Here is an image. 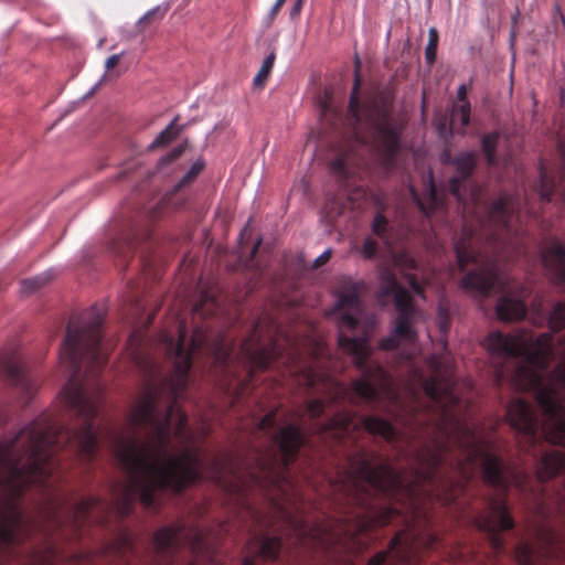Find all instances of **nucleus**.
<instances>
[{
  "label": "nucleus",
  "instance_id": "obj_1",
  "mask_svg": "<svg viewBox=\"0 0 565 565\" xmlns=\"http://www.w3.org/2000/svg\"><path fill=\"white\" fill-rule=\"evenodd\" d=\"M452 385V381H424L425 394L441 414L438 436L416 451L409 478L388 461L375 465L380 454L365 448L349 458V467L335 484L345 509L350 510L339 531L310 526L281 509L297 544L306 548L328 550L331 545L351 548L360 544L361 534L373 527L385 526L404 513L417 518L423 497L451 504L472 481L479 462L483 481L502 494L508 493L511 484L525 487L526 473L507 467L492 452V443L455 412L459 401ZM407 522V530L397 532L387 551L376 553L367 565H385L388 555L399 563L411 561L417 534L414 520Z\"/></svg>",
  "mask_w": 565,
  "mask_h": 565
},
{
  "label": "nucleus",
  "instance_id": "obj_2",
  "mask_svg": "<svg viewBox=\"0 0 565 565\" xmlns=\"http://www.w3.org/2000/svg\"><path fill=\"white\" fill-rule=\"evenodd\" d=\"M178 334L175 340L167 331L160 333L159 350L171 363L172 373L159 383L149 381L129 416L131 426L149 430L148 439L141 441L136 434L120 437L113 430L107 433L114 441L115 457L126 472L127 480L115 489L110 505L95 497L73 502L66 494L50 495L44 518L56 529L71 526L75 533L81 534L95 519V510H115L124 519L131 514L137 500L146 509L157 510L158 492L180 494L189 486L200 482L207 468L211 477L220 483L225 473H234L230 454H218L205 461L200 450L194 448H184L180 455L169 451L172 435L183 443L191 439L186 433L188 417L179 399L186 391L193 355L203 350L210 351L214 365L227 375L232 372L234 350L221 335L210 347L207 331L202 327L194 329L186 345L188 330L182 319H178Z\"/></svg>",
  "mask_w": 565,
  "mask_h": 565
},
{
  "label": "nucleus",
  "instance_id": "obj_3",
  "mask_svg": "<svg viewBox=\"0 0 565 565\" xmlns=\"http://www.w3.org/2000/svg\"><path fill=\"white\" fill-rule=\"evenodd\" d=\"M104 318L105 310L97 305L72 316L60 348V363L68 376L60 395L77 425L68 427L45 415L21 429L14 439L0 443V465H9L12 492L0 507V543L6 547L20 545L22 532L31 526L17 498L29 486L51 488V478L62 469L58 454L68 451L85 461L97 454L99 431L95 419L103 386L97 383L94 393L88 394L85 382L97 379L108 362L102 343Z\"/></svg>",
  "mask_w": 565,
  "mask_h": 565
},
{
  "label": "nucleus",
  "instance_id": "obj_4",
  "mask_svg": "<svg viewBox=\"0 0 565 565\" xmlns=\"http://www.w3.org/2000/svg\"><path fill=\"white\" fill-rule=\"evenodd\" d=\"M484 345L494 356L518 360L515 385L534 393L540 417L522 398L509 403L505 416L522 437V450L534 458L537 480L543 483L564 475L558 512L565 522V334L558 350L552 333L534 338L526 330L515 334L492 331ZM534 536L535 544L519 542L514 556H565V533L542 523L534 529Z\"/></svg>",
  "mask_w": 565,
  "mask_h": 565
},
{
  "label": "nucleus",
  "instance_id": "obj_5",
  "mask_svg": "<svg viewBox=\"0 0 565 565\" xmlns=\"http://www.w3.org/2000/svg\"><path fill=\"white\" fill-rule=\"evenodd\" d=\"M476 213L475 222L465 220L455 242L458 268L466 273L460 286L481 298L499 294L497 317L505 322L522 320L527 312L522 299L524 288L502 266V253L519 236L518 205L511 195L504 194L492 204H484L481 214Z\"/></svg>",
  "mask_w": 565,
  "mask_h": 565
},
{
  "label": "nucleus",
  "instance_id": "obj_6",
  "mask_svg": "<svg viewBox=\"0 0 565 565\" xmlns=\"http://www.w3.org/2000/svg\"><path fill=\"white\" fill-rule=\"evenodd\" d=\"M276 426V412L267 413L256 425V433L268 435L270 446L257 449L255 462L247 470L246 478H238L231 491L258 490L274 500V492L285 494L289 484V468L296 461L305 437L299 426L289 424L273 433Z\"/></svg>",
  "mask_w": 565,
  "mask_h": 565
},
{
  "label": "nucleus",
  "instance_id": "obj_7",
  "mask_svg": "<svg viewBox=\"0 0 565 565\" xmlns=\"http://www.w3.org/2000/svg\"><path fill=\"white\" fill-rule=\"evenodd\" d=\"M361 88L360 60L354 63V83L348 107V121L355 134L361 128L369 131L372 150L381 166L391 170L402 148L403 122L394 115L393 102L385 95L375 96L366 102L360 100Z\"/></svg>",
  "mask_w": 565,
  "mask_h": 565
},
{
  "label": "nucleus",
  "instance_id": "obj_8",
  "mask_svg": "<svg viewBox=\"0 0 565 565\" xmlns=\"http://www.w3.org/2000/svg\"><path fill=\"white\" fill-rule=\"evenodd\" d=\"M338 345L344 353L352 355L353 363L361 373L360 379H354L351 382L352 393L366 404H374L379 399L381 391L391 386V376L383 365L370 360L372 349L369 338L340 333Z\"/></svg>",
  "mask_w": 565,
  "mask_h": 565
},
{
  "label": "nucleus",
  "instance_id": "obj_9",
  "mask_svg": "<svg viewBox=\"0 0 565 565\" xmlns=\"http://www.w3.org/2000/svg\"><path fill=\"white\" fill-rule=\"evenodd\" d=\"M153 545L157 555L168 561V565H174L175 553L186 548L196 558L214 564V548L211 545L206 532L199 526L186 527L183 524L160 527L153 535ZM189 565H195L191 562Z\"/></svg>",
  "mask_w": 565,
  "mask_h": 565
},
{
  "label": "nucleus",
  "instance_id": "obj_10",
  "mask_svg": "<svg viewBox=\"0 0 565 565\" xmlns=\"http://www.w3.org/2000/svg\"><path fill=\"white\" fill-rule=\"evenodd\" d=\"M356 414L349 409L337 412L327 422L318 423V428L329 434L341 444H356L359 436L366 430L372 435L382 436L386 441L396 439L395 427L386 419L376 416H361L355 420Z\"/></svg>",
  "mask_w": 565,
  "mask_h": 565
},
{
  "label": "nucleus",
  "instance_id": "obj_11",
  "mask_svg": "<svg viewBox=\"0 0 565 565\" xmlns=\"http://www.w3.org/2000/svg\"><path fill=\"white\" fill-rule=\"evenodd\" d=\"M379 300L385 302L387 298L394 297L397 317L395 319L394 333L399 339L413 341L416 333L413 329L414 305L411 294L397 281L395 274L385 268L380 274Z\"/></svg>",
  "mask_w": 565,
  "mask_h": 565
},
{
  "label": "nucleus",
  "instance_id": "obj_12",
  "mask_svg": "<svg viewBox=\"0 0 565 565\" xmlns=\"http://www.w3.org/2000/svg\"><path fill=\"white\" fill-rule=\"evenodd\" d=\"M488 512L479 514L476 526L487 534L491 547L498 554L504 551V540L501 532L514 527V520L510 513L505 498L491 497L488 501Z\"/></svg>",
  "mask_w": 565,
  "mask_h": 565
},
{
  "label": "nucleus",
  "instance_id": "obj_13",
  "mask_svg": "<svg viewBox=\"0 0 565 565\" xmlns=\"http://www.w3.org/2000/svg\"><path fill=\"white\" fill-rule=\"evenodd\" d=\"M150 244V228L138 218L122 221L115 228L109 241L110 252L122 263H127L141 245Z\"/></svg>",
  "mask_w": 565,
  "mask_h": 565
},
{
  "label": "nucleus",
  "instance_id": "obj_14",
  "mask_svg": "<svg viewBox=\"0 0 565 565\" xmlns=\"http://www.w3.org/2000/svg\"><path fill=\"white\" fill-rule=\"evenodd\" d=\"M257 329L258 326H255L252 335L241 345V354L246 364L248 382H252L256 370H267L282 355V350L275 340H271L267 345L260 343Z\"/></svg>",
  "mask_w": 565,
  "mask_h": 565
},
{
  "label": "nucleus",
  "instance_id": "obj_15",
  "mask_svg": "<svg viewBox=\"0 0 565 565\" xmlns=\"http://www.w3.org/2000/svg\"><path fill=\"white\" fill-rule=\"evenodd\" d=\"M0 379L15 387L25 401L36 391V384L25 369L19 351L10 348L0 353Z\"/></svg>",
  "mask_w": 565,
  "mask_h": 565
},
{
  "label": "nucleus",
  "instance_id": "obj_16",
  "mask_svg": "<svg viewBox=\"0 0 565 565\" xmlns=\"http://www.w3.org/2000/svg\"><path fill=\"white\" fill-rule=\"evenodd\" d=\"M365 286L360 281L344 284L338 294L334 311L341 327L352 331L359 326V318L363 311L361 295Z\"/></svg>",
  "mask_w": 565,
  "mask_h": 565
},
{
  "label": "nucleus",
  "instance_id": "obj_17",
  "mask_svg": "<svg viewBox=\"0 0 565 565\" xmlns=\"http://www.w3.org/2000/svg\"><path fill=\"white\" fill-rule=\"evenodd\" d=\"M447 162L452 164L457 172L456 175L449 179L448 190L450 194L463 205V209L467 210L466 182L472 175L477 167V154L473 151H465L452 158L449 154H447Z\"/></svg>",
  "mask_w": 565,
  "mask_h": 565
},
{
  "label": "nucleus",
  "instance_id": "obj_18",
  "mask_svg": "<svg viewBox=\"0 0 565 565\" xmlns=\"http://www.w3.org/2000/svg\"><path fill=\"white\" fill-rule=\"evenodd\" d=\"M282 546L279 536H270L265 532H255L245 546V557L241 565H258L278 558Z\"/></svg>",
  "mask_w": 565,
  "mask_h": 565
},
{
  "label": "nucleus",
  "instance_id": "obj_19",
  "mask_svg": "<svg viewBox=\"0 0 565 565\" xmlns=\"http://www.w3.org/2000/svg\"><path fill=\"white\" fill-rule=\"evenodd\" d=\"M303 384L309 390H318L319 385L328 391L329 398L333 403H339L349 395V390L338 381L331 379L324 373L317 372L312 367L303 369Z\"/></svg>",
  "mask_w": 565,
  "mask_h": 565
},
{
  "label": "nucleus",
  "instance_id": "obj_20",
  "mask_svg": "<svg viewBox=\"0 0 565 565\" xmlns=\"http://www.w3.org/2000/svg\"><path fill=\"white\" fill-rule=\"evenodd\" d=\"M543 263L552 274L555 282L565 286V247L555 241L543 253Z\"/></svg>",
  "mask_w": 565,
  "mask_h": 565
},
{
  "label": "nucleus",
  "instance_id": "obj_21",
  "mask_svg": "<svg viewBox=\"0 0 565 565\" xmlns=\"http://www.w3.org/2000/svg\"><path fill=\"white\" fill-rule=\"evenodd\" d=\"M471 105L467 104H455L451 109L449 124L447 126L446 118L439 124V132L444 134L449 130L450 134L456 132L458 135H466L467 128L470 124Z\"/></svg>",
  "mask_w": 565,
  "mask_h": 565
},
{
  "label": "nucleus",
  "instance_id": "obj_22",
  "mask_svg": "<svg viewBox=\"0 0 565 565\" xmlns=\"http://www.w3.org/2000/svg\"><path fill=\"white\" fill-rule=\"evenodd\" d=\"M414 199L420 212L426 216H430L441 205V200L433 180H430L425 200L420 199L416 193H414Z\"/></svg>",
  "mask_w": 565,
  "mask_h": 565
},
{
  "label": "nucleus",
  "instance_id": "obj_23",
  "mask_svg": "<svg viewBox=\"0 0 565 565\" xmlns=\"http://www.w3.org/2000/svg\"><path fill=\"white\" fill-rule=\"evenodd\" d=\"M178 120L179 116L173 118V120L150 143L149 150L163 148L180 136L184 126H179Z\"/></svg>",
  "mask_w": 565,
  "mask_h": 565
},
{
  "label": "nucleus",
  "instance_id": "obj_24",
  "mask_svg": "<svg viewBox=\"0 0 565 565\" xmlns=\"http://www.w3.org/2000/svg\"><path fill=\"white\" fill-rule=\"evenodd\" d=\"M500 139L498 131L487 132L481 139V150L489 166L497 163V148Z\"/></svg>",
  "mask_w": 565,
  "mask_h": 565
},
{
  "label": "nucleus",
  "instance_id": "obj_25",
  "mask_svg": "<svg viewBox=\"0 0 565 565\" xmlns=\"http://www.w3.org/2000/svg\"><path fill=\"white\" fill-rule=\"evenodd\" d=\"M109 550L111 553H114L118 557H126L129 554L135 555L136 546L135 542L130 534L128 533H120L115 542L109 546Z\"/></svg>",
  "mask_w": 565,
  "mask_h": 565
},
{
  "label": "nucleus",
  "instance_id": "obj_26",
  "mask_svg": "<svg viewBox=\"0 0 565 565\" xmlns=\"http://www.w3.org/2000/svg\"><path fill=\"white\" fill-rule=\"evenodd\" d=\"M556 180L550 175L543 163L540 164V195L544 201H551L553 194L556 191Z\"/></svg>",
  "mask_w": 565,
  "mask_h": 565
},
{
  "label": "nucleus",
  "instance_id": "obj_27",
  "mask_svg": "<svg viewBox=\"0 0 565 565\" xmlns=\"http://www.w3.org/2000/svg\"><path fill=\"white\" fill-rule=\"evenodd\" d=\"M276 60L275 52L269 53L263 61V64L253 79V85L255 88L263 89L265 83L267 82Z\"/></svg>",
  "mask_w": 565,
  "mask_h": 565
},
{
  "label": "nucleus",
  "instance_id": "obj_28",
  "mask_svg": "<svg viewBox=\"0 0 565 565\" xmlns=\"http://www.w3.org/2000/svg\"><path fill=\"white\" fill-rule=\"evenodd\" d=\"M548 327L553 332L565 328V302L558 301L554 305L548 317Z\"/></svg>",
  "mask_w": 565,
  "mask_h": 565
},
{
  "label": "nucleus",
  "instance_id": "obj_29",
  "mask_svg": "<svg viewBox=\"0 0 565 565\" xmlns=\"http://www.w3.org/2000/svg\"><path fill=\"white\" fill-rule=\"evenodd\" d=\"M216 310V301L207 292H203L201 300L198 301L192 309L193 317H204L213 315Z\"/></svg>",
  "mask_w": 565,
  "mask_h": 565
},
{
  "label": "nucleus",
  "instance_id": "obj_30",
  "mask_svg": "<svg viewBox=\"0 0 565 565\" xmlns=\"http://www.w3.org/2000/svg\"><path fill=\"white\" fill-rule=\"evenodd\" d=\"M439 42V33L436 28L428 31V43L425 49V58L428 65H433L437 58V47Z\"/></svg>",
  "mask_w": 565,
  "mask_h": 565
},
{
  "label": "nucleus",
  "instance_id": "obj_31",
  "mask_svg": "<svg viewBox=\"0 0 565 565\" xmlns=\"http://www.w3.org/2000/svg\"><path fill=\"white\" fill-rule=\"evenodd\" d=\"M50 279H51V277L47 274H43V275H39V276L32 277V278L24 279L21 282L22 291L24 294L34 292V291L39 290L40 288H42L43 286H45Z\"/></svg>",
  "mask_w": 565,
  "mask_h": 565
},
{
  "label": "nucleus",
  "instance_id": "obj_32",
  "mask_svg": "<svg viewBox=\"0 0 565 565\" xmlns=\"http://www.w3.org/2000/svg\"><path fill=\"white\" fill-rule=\"evenodd\" d=\"M388 220L382 211H379L372 222V232L381 239H386Z\"/></svg>",
  "mask_w": 565,
  "mask_h": 565
},
{
  "label": "nucleus",
  "instance_id": "obj_33",
  "mask_svg": "<svg viewBox=\"0 0 565 565\" xmlns=\"http://www.w3.org/2000/svg\"><path fill=\"white\" fill-rule=\"evenodd\" d=\"M367 194L369 193L365 188L358 185L348 191L347 199L352 209H359L361 204L366 200Z\"/></svg>",
  "mask_w": 565,
  "mask_h": 565
},
{
  "label": "nucleus",
  "instance_id": "obj_34",
  "mask_svg": "<svg viewBox=\"0 0 565 565\" xmlns=\"http://www.w3.org/2000/svg\"><path fill=\"white\" fill-rule=\"evenodd\" d=\"M331 172L335 174L341 182L349 180V169L347 160L343 157L334 159L330 164Z\"/></svg>",
  "mask_w": 565,
  "mask_h": 565
},
{
  "label": "nucleus",
  "instance_id": "obj_35",
  "mask_svg": "<svg viewBox=\"0 0 565 565\" xmlns=\"http://www.w3.org/2000/svg\"><path fill=\"white\" fill-rule=\"evenodd\" d=\"M326 409V403L321 398L309 399L306 403V411L310 419L320 418Z\"/></svg>",
  "mask_w": 565,
  "mask_h": 565
},
{
  "label": "nucleus",
  "instance_id": "obj_36",
  "mask_svg": "<svg viewBox=\"0 0 565 565\" xmlns=\"http://www.w3.org/2000/svg\"><path fill=\"white\" fill-rule=\"evenodd\" d=\"M438 328L441 333H447L450 327V315L448 308L440 303L438 307V317H437Z\"/></svg>",
  "mask_w": 565,
  "mask_h": 565
},
{
  "label": "nucleus",
  "instance_id": "obj_37",
  "mask_svg": "<svg viewBox=\"0 0 565 565\" xmlns=\"http://www.w3.org/2000/svg\"><path fill=\"white\" fill-rule=\"evenodd\" d=\"M203 164L195 162L192 164L190 170L186 172V174L180 180V182L177 185V190L185 186L186 184L191 183L202 171Z\"/></svg>",
  "mask_w": 565,
  "mask_h": 565
},
{
  "label": "nucleus",
  "instance_id": "obj_38",
  "mask_svg": "<svg viewBox=\"0 0 565 565\" xmlns=\"http://www.w3.org/2000/svg\"><path fill=\"white\" fill-rule=\"evenodd\" d=\"M132 358L138 366L143 369L145 371H148L149 373L154 372L156 363L151 361L148 356H142L139 352V349H136L135 352H132Z\"/></svg>",
  "mask_w": 565,
  "mask_h": 565
},
{
  "label": "nucleus",
  "instance_id": "obj_39",
  "mask_svg": "<svg viewBox=\"0 0 565 565\" xmlns=\"http://www.w3.org/2000/svg\"><path fill=\"white\" fill-rule=\"evenodd\" d=\"M403 278L416 295L424 297V285L418 280L415 274L404 273Z\"/></svg>",
  "mask_w": 565,
  "mask_h": 565
},
{
  "label": "nucleus",
  "instance_id": "obj_40",
  "mask_svg": "<svg viewBox=\"0 0 565 565\" xmlns=\"http://www.w3.org/2000/svg\"><path fill=\"white\" fill-rule=\"evenodd\" d=\"M185 150V145H179L173 148L170 152H168L164 157H162L159 161V164H168L177 159H179Z\"/></svg>",
  "mask_w": 565,
  "mask_h": 565
},
{
  "label": "nucleus",
  "instance_id": "obj_41",
  "mask_svg": "<svg viewBox=\"0 0 565 565\" xmlns=\"http://www.w3.org/2000/svg\"><path fill=\"white\" fill-rule=\"evenodd\" d=\"M185 150V145H179L173 148L170 152H168L164 157H162L159 161V164H168L177 159H179Z\"/></svg>",
  "mask_w": 565,
  "mask_h": 565
},
{
  "label": "nucleus",
  "instance_id": "obj_42",
  "mask_svg": "<svg viewBox=\"0 0 565 565\" xmlns=\"http://www.w3.org/2000/svg\"><path fill=\"white\" fill-rule=\"evenodd\" d=\"M164 13H166V10H161L160 7L153 8L139 19L138 25H142L147 22H150L153 19H162Z\"/></svg>",
  "mask_w": 565,
  "mask_h": 565
},
{
  "label": "nucleus",
  "instance_id": "obj_43",
  "mask_svg": "<svg viewBox=\"0 0 565 565\" xmlns=\"http://www.w3.org/2000/svg\"><path fill=\"white\" fill-rule=\"evenodd\" d=\"M164 13H166V10H161L160 7L153 8L139 19L138 25H142L147 22H150L153 19H162Z\"/></svg>",
  "mask_w": 565,
  "mask_h": 565
},
{
  "label": "nucleus",
  "instance_id": "obj_44",
  "mask_svg": "<svg viewBox=\"0 0 565 565\" xmlns=\"http://www.w3.org/2000/svg\"><path fill=\"white\" fill-rule=\"evenodd\" d=\"M398 344V337H396L395 333L392 337L383 338L380 341V348L386 351L396 349Z\"/></svg>",
  "mask_w": 565,
  "mask_h": 565
},
{
  "label": "nucleus",
  "instance_id": "obj_45",
  "mask_svg": "<svg viewBox=\"0 0 565 565\" xmlns=\"http://www.w3.org/2000/svg\"><path fill=\"white\" fill-rule=\"evenodd\" d=\"M377 252V243L372 238H366L363 244V254L365 257L371 258Z\"/></svg>",
  "mask_w": 565,
  "mask_h": 565
},
{
  "label": "nucleus",
  "instance_id": "obj_46",
  "mask_svg": "<svg viewBox=\"0 0 565 565\" xmlns=\"http://www.w3.org/2000/svg\"><path fill=\"white\" fill-rule=\"evenodd\" d=\"M467 94L468 87L465 84L460 85L457 90V104L470 103L467 98Z\"/></svg>",
  "mask_w": 565,
  "mask_h": 565
},
{
  "label": "nucleus",
  "instance_id": "obj_47",
  "mask_svg": "<svg viewBox=\"0 0 565 565\" xmlns=\"http://www.w3.org/2000/svg\"><path fill=\"white\" fill-rule=\"evenodd\" d=\"M121 55L122 54H114L111 56H109L106 62H105V67L106 70H111L114 67H116L121 58Z\"/></svg>",
  "mask_w": 565,
  "mask_h": 565
},
{
  "label": "nucleus",
  "instance_id": "obj_48",
  "mask_svg": "<svg viewBox=\"0 0 565 565\" xmlns=\"http://www.w3.org/2000/svg\"><path fill=\"white\" fill-rule=\"evenodd\" d=\"M331 257V252L330 250H326L323 252L319 257L316 258V260L313 262V267L318 268L322 265H324Z\"/></svg>",
  "mask_w": 565,
  "mask_h": 565
},
{
  "label": "nucleus",
  "instance_id": "obj_49",
  "mask_svg": "<svg viewBox=\"0 0 565 565\" xmlns=\"http://www.w3.org/2000/svg\"><path fill=\"white\" fill-rule=\"evenodd\" d=\"M303 6V0H296L292 8L290 9V17L296 18L300 14Z\"/></svg>",
  "mask_w": 565,
  "mask_h": 565
},
{
  "label": "nucleus",
  "instance_id": "obj_50",
  "mask_svg": "<svg viewBox=\"0 0 565 565\" xmlns=\"http://www.w3.org/2000/svg\"><path fill=\"white\" fill-rule=\"evenodd\" d=\"M286 0H276V2L274 3L270 12H269V18L273 20L275 19L276 14L279 12V10L282 8V6L285 4Z\"/></svg>",
  "mask_w": 565,
  "mask_h": 565
},
{
  "label": "nucleus",
  "instance_id": "obj_51",
  "mask_svg": "<svg viewBox=\"0 0 565 565\" xmlns=\"http://www.w3.org/2000/svg\"><path fill=\"white\" fill-rule=\"evenodd\" d=\"M471 202L475 210L480 209L479 205V190L476 188L471 191Z\"/></svg>",
  "mask_w": 565,
  "mask_h": 565
},
{
  "label": "nucleus",
  "instance_id": "obj_52",
  "mask_svg": "<svg viewBox=\"0 0 565 565\" xmlns=\"http://www.w3.org/2000/svg\"><path fill=\"white\" fill-rule=\"evenodd\" d=\"M159 206H156L153 210L149 212V220L154 221L159 217Z\"/></svg>",
  "mask_w": 565,
  "mask_h": 565
},
{
  "label": "nucleus",
  "instance_id": "obj_53",
  "mask_svg": "<svg viewBox=\"0 0 565 565\" xmlns=\"http://www.w3.org/2000/svg\"><path fill=\"white\" fill-rule=\"evenodd\" d=\"M260 242H262V239H258V241L254 244L253 249H252V257H255V255L257 254L258 248H259V245H260Z\"/></svg>",
  "mask_w": 565,
  "mask_h": 565
},
{
  "label": "nucleus",
  "instance_id": "obj_54",
  "mask_svg": "<svg viewBox=\"0 0 565 565\" xmlns=\"http://www.w3.org/2000/svg\"><path fill=\"white\" fill-rule=\"evenodd\" d=\"M130 301L134 303V306L139 309L140 308V300L137 296L131 297Z\"/></svg>",
  "mask_w": 565,
  "mask_h": 565
},
{
  "label": "nucleus",
  "instance_id": "obj_55",
  "mask_svg": "<svg viewBox=\"0 0 565 565\" xmlns=\"http://www.w3.org/2000/svg\"><path fill=\"white\" fill-rule=\"evenodd\" d=\"M437 540H438V539H437V535H435V534H430V535H429V540H428V545H429V546H433V545L437 542Z\"/></svg>",
  "mask_w": 565,
  "mask_h": 565
},
{
  "label": "nucleus",
  "instance_id": "obj_56",
  "mask_svg": "<svg viewBox=\"0 0 565 565\" xmlns=\"http://www.w3.org/2000/svg\"><path fill=\"white\" fill-rule=\"evenodd\" d=\"M407 265L409 269H416V262L414 259H408Z\"/></svg>",
  "mask_w": 565,
  "mask_h": 565
},
{
  "label": "nucleus",
  "instance_id": "obj_57",
  "mask_svg": "<svg viewBox=\"0 0 565 565\" xmlns=\"http://www.w3.org/2000/svg\"><path fill=\"white\" fill-rule=\"evenodd\" d=\"M96 522H98V523H100V524H103V525H104V524H106V522H107V516H106V515H103V516H100V518H97V516H96Z\"/></svg>",
  "mask_w": 565,
  "mask_h": 565
},
{
  "label": "nucleus",
  "instance_id": "obj_58",
  "mask_svg": "<svg viewBox=\"0 0 565 565\" xmlns=\"http://www.w3.org/2000/svg\"><path fill=\"white\" fill-rule=\"evenodd\" d=\"M497 373H498V377H501L504 374V370L503 369H499V370H497Z\"/></svg>",
  "mask_w": 565,
  "mask_h": 565
},
{
  "label": "nucleus",
  "instance_id": "obj_59",
  "mask_svg": "<svg viewBox=\"0 0 565 565\" xmlns=\"http://www.w3.org/2000/svg\"><path fill=\"white\" fill-rule=\"evenodd\" d=\"M247 509H248V512L250 513V515L253 518H255L256 516L255 511L252 508H249V507H247Z\"/></svg>",
  "mask_w": 565,
  "mask_h": 565
},
{
  "label": "nucleus",
  "instance_id": "obj_60",
  "mask_svg": "<svg viewBox=\"0 0 565 565\" xmlns=\"http://www.w3.org/2000/svg\"><path fill=\"white\" fill-rule=\"evenodd\" d=\"M342 211H343V205H339V211L337 214L340 215L342 213Z\"/></svg>",
  "mask_w": 565,
  "mask_h": 565
},
{
  "label": "nucleus",
  "instance_id": "obj_61",
  "mask_svg": "<svg viewBox=\"0 0 565 565\" xmlns=\"http://www.w3.org/2000/svg\"><path fill=\"white\" fill-rule=\"evenodd\" d=\"M130 341H131V343L135 341V337L134 335H130Z\"/></svg>",
  "mask_w": 565,
  "mask_h": 565
},
{
  "label": "nucleus",
  "instance_id": "obj_62",
  "mask_svg": "<svg viewBox=\"0 0 565 565\" xmlns=\"http://www.w3.org/2000/svg\"><path fill=\"white\" fill-rule=\"evenodd\" d=\"M350 403L354 405L355 401L353 398H350Z\"/></svg>",
  "mask_w": 565,
  "mask_h": 565
},
{
  "label": "nucleus",
  "instance_id": "obj_63",
  "mask_svg": "<svg viewBox=\"0 0 565 565\" xmlns=\"http://www.w3.org/2000/svg\"><path fill=\"white\" fill-rule=\"evenodd\" d=\"M215 565H224V564H215Z\"/></svg>",
  "mask_w": 565,
  "mask_h": 565
}]
</instances>
